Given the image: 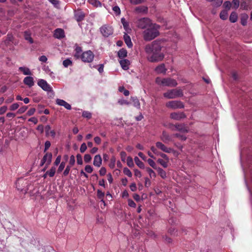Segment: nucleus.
I'll use <instances>...</instances> for the list:
<instances>
[{
  "label": "nucleus",
  "instance_id": "obj_1",
  "mask_svg": "<svg viewBox=\"0 0 252 252\" xmlns=\"http://www.w3.org/2000/svg\"><path fill=\"white\" fill-rule=\"evenodd\" d=\"M161 48L160 42L157 41L147 45L145 51L147 55L148 60L151 62H158L162 60L164 55L161 52Z\"/></svg>",
  "mask_w": 252,
  "mask_h": 252
},
{
  "label": "nucleus",
  "instance_id": "obj_2",
  "mask_svg": "<svg viewBox=\"0 0 252 252\" xmlns=\"http://www.w3.org/2000/svg\"><path fill=\"white\" fill-rule=\"evenodd\" d=\"M159 26L155 24H153L147 28L143 32L144 39L146 41H150L158 36L159 34Z\"/></svg>",
  "mask_w": 252,
  "mask_h": 252
},
{
  "label": "nucleus",
  "instance_id": "obj_3",
  "mask_svg": "<svg viewBox=\"0 0 252 252\" xmlns=\"http://www.w3.org/2000/svg\"><path fill=\"white\" fill-rule=\"evenodd\" d=\"M183 95V90L180 88L168 89L163 94V97L167 99H175Z\"/></svg>",
  "mask_w": 252,
  "mask_h": 252
},
{
  "label": "nucleus",
  "instance_id": "obj_4",
  "mask_svg": "<svg viewBox=\"0 0 252 252\" xmlns=\"http://www.w3.org/2000/svg\"><path fill=\"white\" fill-rule=\"evenodd\" d=\"M156 83L160 86L175 87L177 86L178 83L175 79L173 78L157 77L156 79Z\"/></svg>",
  "mask_w": 252,
  "mask_h": 252
},
{
  "label": "nucleus",
  "instance_id": "obj_5",
  "mask_svg": "<svg viewBox=\"0 0 252 252\" xmlns=\"http://www.w3.org/2000/svg\"><path fill=\"white\" fill-rule=\"evenodd\" d=\"M165 105L167 108L172 109H182L184 108L183 103L178 100L168 101L166 103Z\"/></svg>",
  "mask_w": 252,
  "mask_h": 252
},
{
  "label": "nucleus",
  "instance_id": "obj_6",
  "mask_svg": "<svg viewBox=\"0 0 252 252\" xmlns=\"http://www.w3.org/2000/svg\"><path fill=\"white\" fill-rule=\"evenodd\" d=\"M94 58V54L91 50L84 52L82 53L80 59L83 62L91 63Z\"/></svg>",
  "mask_w": 252,
  "mask_h": 252
},
{
  "label": "nucleus",
  "instance_id": "obj_7",
  "mask_svg": "<svg viewBox=\"0 0 252 252\" xmlns=\"http://www.w3.org/2000/svg\"><path fill=\"white\" fill-rule=\"evenodd\" d=\"M153 24L150 19L146 18H143L139 19L137 21V25L140 29H146L149 27Z\"/></svg>",
  "mask_w": 252,
  "mask_h": 252
},
{
  "label": "nucleus",
  "instance_id": "obj_8",
  "mask_svg": "<svg viewBox=\"0 0 252 252\" xmlns=\"http://www.w3.org/2000/svg\"><path fill=\"white\" fill-rule=\"evenodd\" d=\"M100 32L104 36L108 37L113 32L112 27L108 25H104L100 28Z\"/></svg>",
  "mask_w": 252,
  "mask_h": 252
},
{
  "label": "nucleus",
  "instance_id": "obj_9",
  "mask_svg": "<svg viewBox=\"0 0 252 252\" xmlns=\"http://www.w3.org/2000/svg\"><path fill=\"white\" fill-rule=\"evenodd\" d=\"M38 85L41 87L44 91L46 92H52V88L51 86L48 84L46 81L43 79H39L37 82Z\"/></svg>",
  "mask_w": 252,
  "mask_h": 252
},
{
  "label": "nucleus",
  "instance_id": "obj_10",
  "mask_svg": "<svg viewBox=\"0 0 252 252\" xmlns=\"http://www.w3.org/2000/svg\"><path fill=\"white\" fill-rule=\"evenodd\" d=\"M169 128L172 130H177L182 132H188V129L182 124L170 125Z\"/></svg>",
  "mask_w": 252,
  "mask_h": 252
},
{
  "label": "nucleus",
  "instance_id": "obj_11",
  "mask_svg": "<svg viewBox=\"0 0 252 252\" xmlns=\"http://www.w3.org/2000/svg\"><path fill=\"white\" fill-rule=\"evenodd\" d=\"M156 146L158 149L165 153H170L173 151V149L172 148L166 147L164 144L160 142H157L156 143Z\"/></svg>",
  "mask_w": 252,
  "mask_h": 252
},
{
  "label": "nucleus",
  "instance_id": "obj_12",
  "mask_svg": "<svg viewBox=\"0 0 252 252\" xmlns=\"http://www.w3.org/2000/svg\"><path fill=\"white\" fill-rule=\"evenodd\" d=\"M170 116L172 119L176 120H180L186 117V115L182 111L173 112L171 114Z\"/></svg>",
  "mask_w": 252,
  "mask_h": 252
},
{
  "label": "nucleus",
  "instance_id": "obj_13",
  "mask_svg": "<svg viewBox=\"0 0 252 252\" xmlns=\"http://www.w3.org/2000/svg\"><path fill=\"white\" fill-rule=\"evenodd\" d=\"M56 102L58 105L63 106L67 110H70L71 109V105L63 99H57Z\"/></svg>",
  "mask_w": 252,
  "mask_h": 252
},
{
  "label": "nucleus",
  "instance_id": "obj_14",
  "mask_svg": "<svg viewBox=\"0 0 252 252\" xmlns=\"http://www.w3.org/2000/svg\"><path fill=\"white\" fill-rule=\"evenodd\" d=\"M42 159H43V160H45L46 161V167H48L52 161V154L51 153L49 152L46 153L43 156Z\"/></svg>",
  "mask_w": 252,
  "mask_h": 252
},
{
  "label": "nucleus",
  "instance_id": "obj_15",
  "mask_svg": "<svg viewBox=\"0 0 252 252\" xmlns=\"http://www.w3.org/2000/svg\"><path fill=\"white\" fill-rule=\"evenodd\" d=\"M24 83L28 86L29 87H32L34 85V81L33 77L31 76H27L24 79Z\"/></svg>",
  "mask_w": 252,
  "mask_h": 252
},
{
  "label": "nucleus",
  "instance_id": "obj_16",
  "mask_svg": "<svg viewBox=\"0 0 252 252\" xmlns=\"http://www.w3.org/2000/svg\"><path fill=\"white\" fill-rule=\"evenodd\" d=\"M54 36L55 38L60 39L64 37V32L63 30L57 29L54 32Z\"/></svg>",
  "mask_w": 252,
  "mask_h": 252
},
{
  "label": "nucleus",
  "instance_id": "obj_17",
  "mask_svg": "<svg viewBox=\"0 0 252 252\" xmlns=\"http://www.w3.org/2000/svg\"><path fill=\"white\" fill-rule=\"evenodd\" d=\"M166 70L167 69L163 63L159 64L155 68V71L157 74H165L166 72Z\"/></svg>",
  "mask_w": 252,
  "mask_h": 252
},
{
  "label": "nucleus",
  "instance_id": "obj_18",
  "mask_svg": "<svg viewBox=\"0 0 252 252\" xmlns=\"http://www.w3.org/2000/svg\"><path fill=\"white\" fill-rule=\"evenodd\" d=\"M93 164L95 166L100 167L102 164V158L99 155H97L94 156Z\"/></svg>",
  "mask_w": 252,
  "mask_h": 252
},
{
  "label": "nucleus",
  "instance_id": "obj_19",
  "mask_svg": "<svg viewBox=\"0 0 252 252\" xmlns=\"http://www.w3.org/2000/svg\"><path fill=\"white\" fill-rule=\"evenodd\" d=\"M121 67L124 70H127L130 64L129 61L126 59H122L120 61Z\"/></svg>",
  "mask_w": 252,
  "mask_h": 252
},
{
  "label": "nucleus",
  "instance_id": "obj_20",
  "mask_svg": "<svg viewBox=\"0 0 252 252\" xmlns=\"http://www.w3.org/2000/svg\"><path fill=\"white\" fill-rule=\"evenodd\" d=\"M136 13H146L148 11V8L145 6L136 7L134 10Z\"/></svg>",
  "mask_w": 252,
  "mask_h": 252
},
{
  "label": "nucleus",
  "instance_id": "obj_21",
  "mask_svg": "<svg viewBox=\"0 0 252 252\" xmlns=\"http://www.w3.org/2000/svg\"><path fill=\"white\" fill-rule=\"evenodd\" d=\"M161 139L163 142L167 143L171 141V137L166 131H163L161 137Z\"/></svg>",
  "mask_w": 252,
  "mask_h": 252
},
{
  "label": "nucleus",
  "instance_id": "obj_22",
  "mask_svg": "<svg viewBox=\"0 0 252 252\" xmlns=\"http://www.w3.org/2000/svg\"><path fill=\"white\" fill-rule=\"evenodd\" d=\"M75 17L77 21H81L84 18L85 15L83 12L78 10L75 12Z\"/></svg>",
  "mask_w": 252,
  "mask_h": 252
},
{
  "label": "nucleus",
  "instance_id": "obj_23",
  "mask_svg": "<svg viewBox=\"0 0 252 252\" xmlns=\"http://www.w3.org/2000/svg\"><path fill=\"white\" fill-rule=\"evenodd\" d=\"M105 193L100 189L97 190V197L98 199H100L101 202L103 203L104 206H105V202L104 200Z\"/></svg>",
  "mask_w": 252,
  "mask_h": 252
},
{
  "label": "nucleus",
  "instance_id": "obj_24",
  "mask_svg": "<svg viewBox=\"0 0 252 252\" xmlns=\"http://www.w3.org/2000/svg\"><path fill=\"white\" fill-rule=\"evenodd\" d=\"M124 38L126 44L127 45V46L129 48H131L132 46V43L131 41L130 36L129 35H128L127 34H125L124 35Z\"/></svg>",
  "mask_w": 252,
  "mask_h": 252
},
{
  "label": "nucleus",
  "instance_id": "obj_25",
  "mask_svg": "<svg viewBox=\"0 0 252 252\" xmlns=\"http://www.w3.org/2000/svg\"><path fill=\"white\" fill-rule=\"evenodd\" d=\"M134 161L136 164L141 169H144L145 167V165L144 163L141 161L140 159L137 157H135L134 158Z\"/></svg>",
  "mask_w": 252,
  "mask_h": 252
},
{
  "label": "nucleus",
  "instance_id": "obj_26",
  "mask_svg": "<svg viewBox=\"0 0 252 252\" xmlns=\"http://www.w3.org/2000/svg\"><path fill=\"white\" fill-rule=\"evenodd\" d=\"M156 170H157L158 174L162 179H165L166 178V172L161 168L160 167H158Z\"/></svg>",
  "mask_w": 252,
  "mask_h": 252
},
{
  "label": "nucleus",
  "instance_id": "obj_27",
  "mask_svg": "<svg viewBox=\"0 0 252 252\" xmlns=\"http://www.w3.org/2000/svg\"><path fill=\"white\" fill-rule=\"evenodd\" d=\"M88 1L90 4L96 7H101L102 6L101 2L97 0H88Z\"/></svg>",
  "mask_w": 252,
  "mask_h": 252
},
{
  "label": "nucleus",
  "instance_id": "obj_28",
  "mask_svg": "<svg viewBox=\"0 0 252 252\" xmlns=\"http://www.w3.org/2000/svg\"><path fill=\"white\" fill-rule=\"evenodd\" d=\"M238 16L235 12H232L229 17V20L232 23H235L237 21Z\"/></svg>",
  "mask_w": 252,
  "mask_h": 252
},
{
  "label": "nucleus",
  "instance_id": "obj_29",
  "mask_svg": "<svg viewBox=\"0 0 252 252\" xmlns=\"http://www.w3.org/2000/svg\"><path fill=\"white\" fill-rule=\"evenodd\" d=\"M248 17V15L246 14H244L241 15V23L243 26H246L247 25Z\"/></svg>",
  "mask_w": 252,
  "mask_h": 252
},
{
  "label": "nucleus",
  "instance_id": "obj_30",
  "mask_svg": "<svg viewBox=\"0 0 252 252\" xmlns=\"http://www.w3.org/2000/svg\"><path fill=\"white\" fill-rule=\"evenodd\" d=\"M74 57L77 59H79L82 54V49L81 47L77 46L75 49Z\"/></svg>",
  "mask_w": 252,
  "mask_h": 252
},
{
  "label": "nucleus",
  "instance_id": "obj_31",
  "mask_svg": "<svg viewBox=\"0 0 252 252\" xmlns=\"http://www.w3.org/2000/svg\"><path fill=\"white\" fill-rule=\"evenodd\" d=\"M19 70L22 71L24 75H31L32 72L30 69L26 67H20Z\"/></svg>",
  "mask_w": 252,
  "mask_h": 252
},
{
  "label": "nucleus",
  "instance_id": "obj_32",
  "mask_svg": "<svg viewBox=\"0 0 252 252\" xmlns=\"http://www.w3.org/2000/svg\"><path fill=\"white\" fill-rule=\"evenodd\" d=\"M24 37L25 39L28 41L30 43H32L33 42V39L31 37V33L29 32H25Z\"/></svg>",
  "mask_w": 252,
  "mask_h": 252
},
{
  "label": "nucleus",
  "instance_id": "obj_33",
  "mask_svg": "<svg viewBox=\"0 0 252 252\" xmlns=\"http://www.w3.org/2000/svg\"><path fill=\"white\" fill-rule=\"evenodd\" d=\"M118 55L120 58H124L127 56V51L124 49H122L118 52Z\"/></svg>",
  "mask_w": 252,
  "mask_h": 252
},
{
  "label": "nucleus",
  "instance_id": "obj_34",
  "mask_svg": "<svg viewBox=\"0 0 252 252\" xmlns=\"http://www.w3.org/2000/svg\"><path fill=\"white\" fill-rule=\"evenodd\" d=\"M56 170V167L52 166L49 170L46 171V174H48L50 177H53L55 175Z\"/></svg>",
  "mask_w": 252,
  "mask_h": 252
},
{
  "label": "nucleus",
  "instance_id": "obj_35",
  "mask_svg": "<svg viewBox=\"0 0 252 252\" xmlns=\"http://www.w3.org/2000/svg\"><path fill=\"white\" fill-rule=\"evenodd\" d=\"M220 18L223 20L227 19L228 17L227 10H223L221 11L220 14Z\"/></svg>",
  "mask_w": 252,
  "mask_h": 252
},
{
  "label": "nucleus",
  "instance_id": "obj_36",
  "mask_svg": "<svg viewBox=\"0 0 252 252\" xmlns=\"http://www.w3.org/2000/svg\"><path fill=\"white\" fill-rule=\"evenodd\" d=\"M157 162L159 163L164 168H166L168 166V162H169V161H167L165 159H163L161 158H158L157 160Z\"/></svg>",
  "mask_w": 252,
  "mask_h": 252
},
{
  "label": "nucleus",
  "instance_id": "obj_37",
  "mask_svg": "<svg viewBox=\"0 0 252 252\" xmlns=\"http://www.w3.org/2000/svg\"><path fill=\"white\" fill-rule=\"evenodd\" d=\"M131 99L132 100L133 105L135 107V108L136 109H139L140 108V103L139 102L138 99L136 97H131Z\"/></svg>",
  "mask_w": 252,
  "mask_h": 252
},
{
  "label": "nucleus",
  "instance_id": "obj_38",
  "mask_svg": "<svg viewBox=\"0 0 252 252\" xmlns=\"http://www.w3.org/2000/svg\"><path fill=\"white\" fill-rule=\"evenodd\" d=\"M146 170L149 173L151 178H152L153 177L154 178H155L156 177V173L154 171L153 169H152L150 167H147L146 168Z\"/></svg>",
  "mask_w": 252,
  "mask_h": 252
},
{
  "label": "nucleus",
  "instance_id": "obj_39",
  "mask_svg": "<svg viewBox=\"0 0 252 252\" xmlns=\"http://www.w3.org/2000/svg\"><path fill=\"white\" fill-rule=\"evenodd\" d=\"M148 164L154 169H156L158 167L155 162L152 159L149 158L147 160Z\"/></svg>",
  "mask_w": 252,
  "mask_h": 252
},
{
  "label": "nucleus",
  "instance_id": "obj_40",
  "mask_svg": "<svg viewBox=\"0 0 252 252\" xmlns=\"http://www.w3.org/2000/svg\"><path fill=\"white\" fill-rule=\"evenodd\" d=\"M119 91L123 93L125 96H128L129 94V92L126 90L124 87H119Z\"/></svg>",
  "mask_w": 252,
  "mask_h": 252
},
{
  "label": "nucleus",
  "instance_id": "obj_41",
  "mask_svg": "<svg viewBox=\"0 0 252 252\" xmlns=\"http://www.w3.org/2000/svg\"><path fill=\"white\" fill-rule=\"evenodd\" d=\"M123 172L129 177H131L132 176V173L130 170L127 167H125L123 169Z\"/></svg>",
  "mask_w": 252,
  "mask_h": 252
},
{
  "label": "nucleus",
  "instance_id": "obj_42",
  "mask_svg": "<svg viewBox=\"0 0 252 252\" xmlns=\"http://www.w3.org/2000/svg\"><path fill=\"white\" fill-rule=\"evenodd\" d=\"M222 0H214L212 4L215 7H219L222 3Z\"/></svg>",
  "mask_w": 252,
  "mask_h": 252
},
{
  "label": "nucleus",
  "instance_id": "obj_43",
  "mask_svg": "<svg viewBox=\"0 0 252 252\" xmlns=\"http://www.w3.org/2000/svg\"><path fill=\"white\" fill-rule=\"evenodd\" d=\"M72 61L69 59H66L63 61V64L65 67H67L68 66L72 64Z\"/></svg>",
  "mask_w": 252,
  "mask_h": 252
},
{
  "label": "nucleus",
  "instance_id": "obj_44",
  "mask_svg": "<svg viewBox=\"0 0 252 252\" xmlns=\"http://www.w3.org/2000/svg\"><path fill=\"white\" fill-rule=\"evenodd\" d=\"M127 164L129 167H132L134 166L133 159L130 157H128L127 158Z\"/></svg>",
  "mask_w": 252,
  "mask_h": 252
},
{
  "label": "nucleus",
  "instance_id": "obj_45",
  "mask_svg": "<svg viewBox=\"0 0 252 252\" xmlns=\"http://www.w3.org/2000/svg\"><path fill=\"white\" fill-rule=\"evenodd\" d=\"M65 162L64 161H62L60 163L59 167L58 168L57 172L61 173V172H62L64 168L65 167Z\"/></svg>",
  "mask_w": 252,
  "mask_h": 252
},
{
  "label": "nucleus",
  "instance_id": "obj_46",
  "mask_svg": "<svg viewBox=\"0 0 252 252\" xmlns=\"http://www.w3.org/2000/svg\"><path fill=\"white\" fill-rule=\"evenodd\" d=\"M82 116L89 119L92 117V114L89 111H83Z\"/></svg>",
  "mask_w": 252,
  "mask_h": 252
},
{
  "label": "nucleus",
  "instance_id": "obj_47",
  "mask_svg": "<svg viewBox=\"0 0 252 252\" xmlns=\"http://www.w3.org/2000/svg\"><path fill=\"white\" fill-rule=\"evenodd\" d=\"M71 167V166H70L69 165L66 166L64 171L63 172V175L64 176H66L68 175V174L70 171Z\"/></svg>",
  "mask_w": 252,
  "mask_h": 252
},
{
  "label": "nucleus",
  "instance_id": "obj_48",
  "mask_svg": "<svg viewBox=\"0 0 252 252\" xmlns=\"http://www.w3.org/2000/svg\"><path fill=\"white\" fill-rule=\"evenodd\" d=\"M174 136L180 138L182 141H185L187 139V137L183 135L180 133H176L174 134Z\"/></svg>",
  "mask_w": 252,
  "mask_h": 252
},
{
  "label": "nucleus",
  "instance_id": "obj_49",
  "mask_svg": "<svg viewBox=\"0 0 252 252\" xmlns=\"http://www.w3.org/2000/svg\"><path fill=\"white\" fill-rule=\"evenodd\" d=\"M116 158L115 157H112L110 159V163L109 164V167L111 168H114L115 166Z\"/></svg>",
  "mask_w": 252,
  "mask_h": 252
},
{
  "label": "nucleus",
  "instance_id": "obj_50",
  "mask_svg": "<svg viewBox=\"0 0 252 252\" xmlns=\"http://www.w3.org/2000/svg\"><path fill=\"white\" fill-rule=\"evenodd\" d=\"M162 238L164 240L165 243H166L167 244H170L172 242V239L171 238L167 236L166 235L163 236Z\"/></svg>",
  "mask_w": 252,
  "mask_h": 252
},
{
  "label": "nucleus",
  "instance_id": "obj_51",
  "mask_svg": "<svg viewBox=\"0 0 252 252\" xmlns=\"http://www.w3.org/2000/svg\"><path fill=\"white\" fill-rule=\"evenodd\" d=\"M121 22L123 24L124 28L126 31L128 28V24L126 22L125 19L124 18L121 19Z\"/></svg>",
  "mask_w": 252,
  "mask_h": 252
},
{
  "label": "nucleus",
  "instance_id": "obj_52",
  "mask_svg": "<svg viewBox=\"0 0 252 252\" xmlns=\"http://www.w3.org/2000/svg\"><path fill=\"white\" fill-rule=\"evenodd\" d=\"M85 170L88 173H91L93 171V168L91 165H87L85 167Z\"/></svg>",
  "mask_w": 252,
  "mask_h": 252
},
{
  "label": "nucleus",
  "instance_id": "obj_53",
  "mask_svg": "<svg viewBox=\"0 0 252 252\" xmlns=\"http://www.w3.org/2000/svg\"><path fill=\"white\" fill-rule=\"evenodd\" d=\"M84 158L86 163H89L92 159V157L89 154L85 155Z\"/></svg>",
  "mask_w": 252,
  "mask_h": 252
},
{
  "label": "nucleus",
  "instance_id": "obj_54",
  "mask_svg": "<svg viewBox=\"0 0 252 252\" xmlns=\"http://www.w3.org/2000/svg\"><path fill=\"white\" fill-rule=\"evenodd\" d=\"M87 147L86 143H82L81 144L80 148V152L82 153H84L86 151V150H87Z\"/></svg>",
  "mask_w": 252,
  "mask_h": 252
},
{
  "label": "nucleus",
  "instance_id": "obj_55",
  "mask_svg": "<svg viewBox=\"0 0 252 252\" xmlns=\"http://www.w3.org/2000/svg\"><path fill=\"white\" fill-rule=\"evenodd\" d=\"M77 158V162L79 165H82L83 164V160L82 156L80 154H77L76 156Z\"/></svg>",
  "mask_w": 252,
  "mask_h": 252
},
{
  "label": "nucleus",
  "instance_id": "obj_56",
  "mask_svg": "<svg viewBox=\"0 0 252 252\" xmlns=\"http://www.w3.org/2000/svg\"><path fill=\"white\" fill-rule=\"evenodd\" d=\"M232 3L229 1H225L223 3V6L225 8H227L228 10L230 9Z\"/></svg>",
  "mask_w": 252,
  "mask_h": 252
},
{
  "label": "nucleus",
  "instance_id": "obj_57",
  "mask_svg": "<svg viewBox=\"0 0 252 252\" xmlns=\"http://www.w3.org/2000/svg\"><path fill=\"white\" fill-rule=\"evenodd\" d=\"M113 10L116 15H119L121 13L120 9L118 6L113 7Z\"/></svg>",
  "mask_w": 252,
  "mask_h": 252
},
{
  "label": "nucleus",
  "instance_id": "obj_58",
  "mask_svg": "<svg viewBox=\"0 0 252 252\" xmlns=\"http://www.w3.org/2000/svg\"><path fill=\"white\" fill-rule=\"evenodd\" d=\"M128 204L130 207L133 208H135L136 206V203L131 199L128 200Z\"/></svg>",
  "mask_w": 252,
  "mask_h": 252
},
{
  "label": "nucleus",
  "instance_id": "obj_59",
  "mask_svg": "<svg viewBox=\"0 0 252 252\" xmlns=\"http://www.w3.org/2000/svg\"><path fill=\"white\" fill-rule=\"evenodd\" d=\"M75 162V160L74 156L73 155L71 156L70 157V159H69V161L70 166H73Z\"/></svg>",
  "mask_w": 252,
  "mask_h": 252
},
{
  "label": "nucleus",
  "instance_id": "obj_60",
  "mask_svg": "<svg viewBox=\"0 0 252 252\" xmlns=\"http://www.w3.org/2000/svg\"><path fill=\"white\" fill-rule=\"evenodd\" d=\"M51 146V143L49 141H46L45 143L44 152H46V151Z\"/></svg>",
  "mask_w": 252,
  "mask_h": 252
},
{
  "label": "nucleus",
  "instance_id": "obj_61",
  "mask_svg": "<svg viewBox=\"0 0 252 252\" xmlns=\"http://www.w3.org/2000/svg\"><path fill=\"white\" fill-rule=\"evenodd\" d=\"M239 0H233L232 4L234 8L237 9L239 6Z\"/></svg>",
  "mask_w": 252,
  "mask_h": 252
},
{
  "label": "nucleus",
  "instance_id": "obj_62",
  "mask_svg": "<svg viewBox=\"0 0 252 252\" xmlns=\"http://www.w3.org/2000/svg\"><path fill=\"white\" fill-rule=\"evenodd\" d=\"M61 160V156L59 155L57 157V158L54 163V165L55 166L58 165L60 163Z\"/></svg>",
  "mask_w": 252,
  "mask_h": 252
},
{
  "label": "nucleus",
  "instance_id": "obj_63",
  "mask_svg": "<svg viewBox=\"0 0 252 252\" xmlns=\"http://www.w3.org/2000/svg\"><path fill=\"white\" fill-rule=\"evenodd\" d=\"M99 174L101 176H104L106 173V169L104 167H102L100 168V169L99 170Z\"/></svg>",
  "mask_w": 252,
  "mask_h": 252
},
{
  "label": "nucleus",
  "instance_id": "obj_64",
  "mask_svg": "<svg viewBox=\"0 0 252 252\" xmlns=\"http://www.w3.org/2000/svg\"><path fill=\"white\" fill-rule=\"evenodd\" d=\"M120 156H121V160L125 162V160H126V153L125 152L122 151L120 153Z\"/></svg>",
  "mask_w": 252,
  "mask_h": 252
}]
</instances>
